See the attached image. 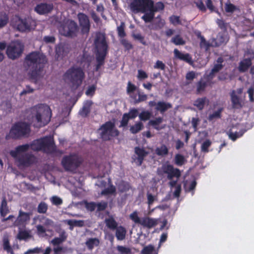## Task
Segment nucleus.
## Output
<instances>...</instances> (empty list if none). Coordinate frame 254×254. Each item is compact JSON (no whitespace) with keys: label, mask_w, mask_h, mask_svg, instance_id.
Returning <instances> with one entry per match:
<instances>
[{"label":"nucleus","mask_w":254,"mask_h":254,"mask_svg":"<svg viewBox=\"0 0 254 254\" xmlns=\"http://www.w3.org/2000/svg\"><path fill=\"white\" fill-rule=\"evenodd\" d=\"M171 42L175 45H184L186 44L185 41L180 35H177L171 39Z\"/></svg>","instance_id":"42"},{"label":"nucleus","mask_w":254,"mask_h":254,"mask_svg":"<svg viewBox=\"0 0 254 254\" xmlns=\"http://www.w3.org/2000/svg\"><path fill=\"white\" fill-rule=\"evenodd\" d=\"M245 131V130H241L239 132H235L230 131L228 133L229 137L233 141H235L237 138L242 136Z\"/></svg>","instance_id":"39"},{"label":"nucleus","mask_w":254,"mask_h":254,"mask_svg":"<svg viewBox=\"0 0 254 254\" xmlns=\"http://www.w3.org/2000/svg\"><path fill=\"white\" fill-rule=\"evenodd\" d=\"M12 26L20 32L30 31L36 26V21L31 17L21 18L18 15L14 16L11 21Z\"/></svg>","instance_id":"8"},{"label":"nucleus","mask_w":254,"mask_h":254,"mask_svg":"<svg viewBox=\"0 0 254 254\" xmlns=\"http://www.w3.org/2000/svg\"><path fill=\"white\" fill-rule=\"evenodd\" d=\"M85 244L89 250H92L95 247H98L100 244V240L98 238H89L88 239Z\"/></svg>","instance_id":"26"},{"label":"nucleus","mask_w":254,"mask_h":254,"mask_svg":"<svg viewBox=\"0 0 254 254\" xmlns=\"http://www.w3.org/2000/svg\"><path fill=\"white\" fill-rule=\"evenodd\" d=\"M116 190V189L115 187L113 185L111 184L109 187L103 190L101 192V194L105 195L111 194L115 193Z\"/></svg>","instance_id":"45"},{"label":"nucleus","mask_w":254,"mask_h":254,"mask_svg":"<svg viewBox=\"0 0 254 254\" xmlns=\"http://www.w3.org/2000/svg\"><path fill=\"white\" fill-rule=\"evenodd\" d=\"M207 84L208 82L207 81H204L202 78H201L196 83V93L200 94L204 91Z\"/></svg>","instance_id":"33"},{"label":"nucleus","mask_w":254,"mask_h":254,"mask_svg":"<svg viewBox=\"0 0 254 254\" xmlns=\"http://www.w3.org/2000/svg\"><path fill=\"white\" fill-rule=\"evenodd\" d=\"M96 202H86L85 203V206L86 209L90 212L94 211L96 208Z\"/></svg>","instance_id":"55"},{"label":"nucleus","mask_w":254,"mask_h":254,"mask_svg":"<svg viewBox=\"0 0 254 254\" xmlns=\"http://www.w3.org/2000/svg\"><path fill=\"white\" fill-rule=\"evenodd\" d=\"M186 161L185 157L180 154L175 155L174 158L175 164L178 166H182Z\"/></svg>","instance_id":"37"},{"label":"nucleus","mask_w":254,"mask_h":254,"mask_svg":"<svg viewBox=\"0 0 254 254\" xmlns=\"http://www.w3.org/2000/svg\"><path fill=\"white\" fill-rule=\"evenodd\" d=\"M130 97L134 100L135 104H137L141 102L145 101L147 99V95L143 93H138V98H136V95L130 96Z\"/></svg>","instance_id":"40"},{"label":"nucleus","mask_w":254,"mask_h":254,"mask_svg":"<svg viewBox=\"0 0 254 254\" xmlns=\"http://www.w3.org/2000/svg\"><path fill=\"white\" fill-rule=\"evenodd\" d=\"M157 173L159 176L166 175L168 180H172L174 178L179 179L181 176L180 170L175 168L168 162L163 164L161 167L158 168Z\"/></svg>","instance_id":"11"},{"label":"nucleus","mask_w":254,"mask_h":254,"mask_svg":"<svg viewBox=\"0 0 254 254\" xmlns=\"http://www.w3.org/2000/svg\"><path fill=\"white\" fill-rule=\"evenodd\" d=\"M121 43L124 46L126 51H129L133 48L132 45L127 39H122L121 40Z\"/></svg>","instance_id":"52"},{"label":"nucleus","mask_w":254,"mask_h":254,"mask_svg":"<svg viewBox=\"0 0 254 254\" xmlns=\"http://www.w3.org/2000/svg\"><path fill=\"white\" fill-rule=\"evenodd\" d=\"M8 17L5 13H0V28L5 26L8 22Z\"/></svg>","instance_id":"48"},{"label":"nucleus","mask_w":254,"mask_h":254,"mask_svg":"<svg viewBox=\"0 0 254 254\" xmlns=\"http://www.w3.org/2000/svg\"><path fill=\"white\" fill-rule=\"evenodd\" d=\"M132 36L134 39L138 40L143 45H147L144 37L141 34H133Z\"/></svg>","instance_id":"58"},{"label":"nucleus","mask_w":254,"mask_h":254,"mask_svg":"<svg viewBox=\"0 0 254 254\" xmlns=\"http://www.w3.org/2000/svg\"><path fill=\"white\" fill-rule=\"evenodd\" d=\"M54 9L52 3L41 2L34 7V11L40 15H45L51 13Z\"/></svg>","instance_id":"19"},{"label":"nucleus","mask_w":254,"mask_h":254,"mask_svg":"<svg viewBox=\"0 0 254 254\" xmlns=\"http://www.w3.org/2000/svg\"><path fill=\"white\" fill-rule=\"evenodd\" d=\"M154 251V247L152 245L145 246L141 251V254H151Z\"/></svg>","instance_id":"53"},{"label":"nucleus","mask_w":254,"mask_h":254,"mask_svg":"<svg viewBox=\"0 0 254 254\" xmlns=\"http://www.w3.org/2000/svg\"><path fill=\"white\" fill-rule=\"evenodd\" d=\"M126 114L128 115L130 119H134L138 116V112L136 109L133 108L129 110L128 113Z\"/></svg>","instance_id":"59"},{"label":"nucleus","mask_w":254,"mask_h":254,"mask_svg":"<svg viewBox=\"0 0 254 254\" xmlns=\"http://www.w3.org/2000/svg\"><path fill=\"white\" fill-rule=\"evenodd\" d=\"M77 16L80 27L81 33L82 35L87 36L89 34L91 27L89 17L83 12H79Z\"/></svg>","instance_id":"15"},{"label":"nucleus","mask_w":254,"mask_h":254,"mask_svg":"<svg viewBox=\"0 0 254 254\" xmlns=\"http://www.w3.org/2000/svg\"><path fill=\"white\" fill-rule=\"evenodd\" d=\"M105 223L106 226L112 230H115L118 227V223L112 217L106 218L105 220Z\"/></svg>","instance_id":"31"},{"label":"nucleus","mask_w":254,"mask_h":254,"mask_svg":"<svg viewBox=\"0 0 254 254\" xmlns=\"http://www.w3.org/2000/svg\"><path fill=\"white\" fill-rule=\"evenodd\" d=\"M116 237L118 240L122 241L126 238V229L122 226H119L116 229Z\"/></svg>","instance_id":"27"},{"label":"nucleus","mask_w":254,"mask_h":254,"mask_svg":"<svg viewBox=\"0 0 254 254\" xmlns=\"http://www.w3.org/2000/svg\"><path fill=\"white\" fill-rule=\"evenodd\" d=\"M174 53L175 56L179 60L190 64L192 63L191 57L189 54H183L180 52L177 49L174 50Z\"/></svg>","instance_id":"23"},{"label":"nucleus","mask_w":254,"mask_h":254,"mask_svg":"<svg viewBox=\"0 0 254 254\" xmlns=\"http://www.w3.org/2000/svg\"><path fill=\"white\" fill-rule=\"evenodd\" d=\"M31 212H25L20 209L18 211V215L13 222V226L17 227H25L30 220Z\"/></svg>","instance_id":"16"},{"label":"nucleus","mask_w":254,"mask_h":254,"mask_svg":"<svg viewBox=\"0 0 254 254\" xmlns=\"http://www.w3.org/2000/svg\"><path fill=\"white\" fill-rule=\"evenodd\" d=\"M207 99L206 97L198 98L193 103V105L199 110H202L205 106Z\"/></svg>","instance_id":"36"},{"label":"nucleus","mask_w":254,"mask_h":254,"mask_svg":"<svg viewBox=\"0 0 254 254\" xmlns=\"http://www.w3.org/2000/svg\"><path fill=\"white\" fill-rule=\"evenodd\" d=\"M100 137L104 141L110 140L112 137L119 135L120 131L115 128V124L111 121L106 122L99 128Z\"/></svg>","instance_id":"10"},{"label":"nucleus","mask_w":254,"mask_h":254,"mask_svg":"<svg viewBox=\"0 0 254 254\" xmlns=\"http://www.w3.org/2000/svg\"><path fill=\"white\" fill-rule=\"evenodd\" d=\"M163 122V118L161 117H158L156 118L155 120H150L149 124L156 129H157V126Z\"/></svg>","instance_id":"57"},{"label":"nucleus","mask_w":254,"mask_h":254,"mask_svg":"<svg viewBox=\"0 0 254 254\" xmlns=\"http://www.w3.org/2000/svg\"><path fill=\"white\" fill-rule=\"evenodd\" d=\"M236 6L232 3H226L225 4V9L226 12L232 13L236 10Z\"/></svg>","instance_id":"60"},{"label":"nucleus","mask_w":254,"mask_h":254,"mask_svg":"<svg viewBox=\"0 0 254 254\" xmlns=\"http://www.w3.org/2000/svg\"><path fill=\"white\" fill-rule=\"evenodd\" d=\"M217 40L219 42V45H221L222 44L226 42L228 40L227 39V37L222 33H218L217 36Z\"/></svg>","instance_id":"63"},{"label":"nucleus","mask_w":254,"mask_h":254,"mask_svg":"<svg viewBox=\"0 0 254 254\" xmlns=\"http://www.w3.org/2000/svg\"><path fill=\"white\" fill-rule=\"evenodd\" d=\"M63 77L70 84L71 90L74 91L81 85L85 74L80 67L72 66L66 71Z\"/></svg>","instance_id":"5"},{"label":"nucleus","mask_w":254,"mask_h":254,"mask_svg":"<svg viewBox=\"0 0 254 254\" xmlns=\"http://www.w3.org/2000/svg\"><path fill=\"white\" fill-rule=\"evenodd\" d=\"M223 111V108H219L217 111H215L211 114H210L208 116V119L211 121L216 118H220L221 117V113Z\"/></svg>","instance_id":"47"},{"label":"nucleus","mask_w":254,"mask_h":254,"mask_svg":"<svg viewBox=\"0 0 254 254\" xmlns=\"http://www.w3.org/2000/svg\"><path fill=\"white\" fill-rule=\"evenodd\" d=\"M125 24L123 22H122L120 25L117 27V32L119 37L124 38L126 36V34L125 31Z\"/></svg>","instance_id":"49"},{"label":"nucleus","mask_w":254,"mask_h":254,"mask_svg":"<svg viewBox=\"0 0 254 254\" xmlns=\"http://www.w3.org/2000/svg\"><path fill=\"white\" fill-rule=\"evenodd\" d=\"M97 211L100 212L104 211L108 207V202L105 201H101V202L96 203Z\"/></svg>","instance_id":"51"},{"label":"nucleus","mask_w":254,"mask_h":254,"mask_svg":"<svg viewBox=\"0 0 254 254\" xmlns=\"http://www.w3.org/2000/svg\"><path fill=\"white\" fill-rule=\"evenodd\" d=\"M152 5L151 0H133L130 4V8L134 13H145Z\"/></svg>","instance_id":"13"},{"label":"nucleus","mask_w":254,"mask_h":254,"mask_svg":"<svg viewBox=\"0 0 254 254\" xmlns=\"http://www.w3.org/2000/svg\"><path fill=\"white\" fill-rule=\"evenodd\" d=\"M31 132V126L25 122L15 123L11 127L8 134L5 136V139H20L28 137Z\"/></svg>","instance_id":"7"},{"label":"nucleus","mask_w":254,"mask_h":254,"mask_svg":"<svg viewBox=\"0 0 254 254\" xmlns=\"http://www.w3.org/2000/svg\"><path fill=\"white\" fill-rule=\"evenodd\" d=\"M96 89V86L94 84L88 87L85 92V94L87 96H93L95 94Z\"/></svg>","instance_id":"62"},{"label":"nucleus","mask_w":254,"mask_h":254,"mask_svg":"<svg viewBox=\"0 0 254 254\" xmlns=\"http://www.w3.org/2000/svg\"><path fill=\"white\" fill-rule=\"evenodd\" d=\"M169 20L170 22L174 25L181 24V21L178 16L173 15L169 17Z\"/></svg>","instance_id":"61"},{"label":"nucleus","mask_w":254,"mask_h":254,"mask_svg":"<svg viewBox=\"0 0 254 254\" xmlns=\"http://www.w3.org/2000/svg\"><path fill=\"white\" fill-rule=\"evenodd\" d=\"M32 118H35L40 127L47 125L51 121L52 111L50 107L45 104H39L30 109Z\"/></svg>","instance_id":"4"},{"label":"nucleus","mask_w":254,"mask_h":254,"mask_svg":"<svg viewBox=\"0 0 254 254\" xmlns=\"http://www.w3.org/2000/svg\"><path fill=\"white\" fill-rule=\"evenodd\" d=\"M31 237L32 235L30 234V232L25 230H19L16 236L17 239L20 241H27Z\"/></svg>","instance_id":"29"},{"label":"nucleus","mask_w":254,"mask_h":254,"mask_svg":"<svg viewBox=\"0 0 254 254\" xmlns=\"http://www.w3.org/2000/svg\"><path fill=\"white\" fill-rule=\"evenodd\" d=\"M77 30V24L71 20L63 27L61 32L62 35L66 37H73L76 35Z\"/></svg>","instance_id":"18"},{"label":"nucleus","mask_w":254,"mask_h":254,"mask_svg":"<svg viewBox=\"0 0 254 254\" xmlns=\"http://www.w3.org/2000/svg\"><path fill=\"white\" fill-rule=\"evenodd\" d=\"M144 13V14L141 17V18L145 23L151 22L153 20L155 16V13L151 9H148L147 12Z\"/></svg>","instance_id":"34"},{"label":"nucleus","mask_w":254,"mask_h":254,"mask_svg":"<svg viewBox=\"0 0 254 254\" xmlns=\"http://www.w3.org/2000/svg\"><path fill=\"white\" fill-rule=\"evenodd\" d=\"M94 44L97 50L96 53V64L94 70L98 71L101 67L105 64V59L108 54V45L105 35L100 33L96 35Z\"/></svg>","instance_id":"3"},{"label":"nucleus","mask_w":254,"mask_h":254,"mask_svg":"<svg viewBox=\"0 0 254 254\" xmlns=\"http://www.w3.org/2000/svg\"><path fill=\"white\" fill-rule=\"evenodd\" d=\"M47 62L46 56L39 51L31 52L24 58L23 65L31 79L37 80L41 75Z\"/></svg>","instance_id":"1"},{"label":"nucleus","mask_w":254,"mask_h":254,"mask_svg":"<svg viewBox=\"0 0 254 254\" xmlns=\"http://www.w3.org/2000/svg\"><path fill=\"white\" fill-rule=\"evenodd\" d=\"M48 209L47 204L44 201H41L38 205L37 212L39 213L45 214Z\"/></svg>","instance_id":"44"},{"label":"nucleus","mask_w":254,"mask_h":254,"mask_svg":"<svg viewBox=\"0 0 254 254\" xmlns=\"http://www.w3.org/2000/svg\"><path fill=\"white\" fill-rule=\"evenodd\" d=\"M252 64V59L250 58L244 59L239 64L238 69L240 72L244 73L248 71Z\"/></svg>","instance_id":"21"},{"label":"nucleus","mask_w":254,"mask_h":254,"mask_svg":"<svg viewBox=\"0 0 254 254\" xmlns=\"http://www.w3.org/2000/svg\"><path fill=\"white\" fill-rule=\"evenodd\" d=\"M56 57L57 60L62 59L70 51V48L67 44L60 43L56 46Z\"/></svg>","instance_id":"20"},{"label":"nucleus","mask_w":254,"mask_h":254,"mask_svg":"<svg viewBox=\"0 0 254 254\" xmlns=\"http://www.w3.org/2000/svg\"><path fill=\"white\" fill-rule=\"evenodd\" d=\"M139 119L142 121L148 120L151 117V113L148 111L141 112L138 115Z\"/></svg>","instance_id":"46"},{"label":"nucleus","mask_w":254,"mask_h":254,"mask_svg":"<svg viewBox=\"0 0 254 254\" xmlns=\"http://www.w3.org/2000/svg\"><path fill=\"white\" fill-rule=\"evenodd\" d=\"M117 249L120 254H130L131 253L130 249L124 246H118L117 247Z\"/></svg>","instance_id":"54"},{"label":"nucleus","mask_w":254,"mask_h":254,"mask_svg":"<svg viewBox=\"0 0 254 254\" xmlns=\"http://www.w3.org/2000/svg\"><path fill=\"white\" fill-rule=\"evenodd\" d=\"M23 51V46L19 42H16L9 45L6 49L7 57L12 60L19 58Z\"/></svg>","instance_id":"14"},{"label":"nucleus","mask_w":254,"mask_h":254,"mask_svg":"<svg viewBox=\"0 0 254 254\" xmlns=\"http://www.w3.org/2000/svg\"><path fill=\"white\" fill-rule=\"evenodd\" d=\"M34 151H42L47 154H53L56 152V146L54 141L50 136H45L34 140L30 144Z\"/></svg>","instance_id":"6"},{"label":"nucleus","mask_w":254,"mask_h":254,"mask_svg":"<svg viewBox=\"0 0 254 254\" xmlns=\"http://www.w3.org/2000/svg\"><path fill=\"white\" fill-rule=\"evenodd\" d=\"M2 247L4 251L10 254H14L13 250L10 245L9 240L7 236H4L2 239Z\"/></svg>","instance_id":"30"},{"label":"nucleus","mask_w":254,"mask_h":254,"mask_svg":"<svg viewBox=\"0 0 254 254\" xmlns=\"http://www.w3.org/2000/svg\"><path fill=\"white\" fill-rule=\"evenodd\" d=\"M223 61L224 60L222 58L219 57L217 60V62L218 64H214L213 67L212 68V71L217 73L221 70L223 67L222 64Z\"/></svg>","instance_id":"41"},{"label":"nucleus","mask_w":254,"mask_h":254,"mask_svg":"<svg viewBox=\"0 0 254 254\" xmlns=\"http://www.w3.org/2000/svg\"><path fill=\"white\" fill-rule=\"evenodd\" d=\"M9 212V207L5 197H3L0 205V215L2 217L5 216Z\"/></svg>","instance_id":"25"},{"label":"nucleus","mask_w":254,"mask_h":254,"mask_svg":"<svg viewBox=\"0 0 254 254\" xmlns=\"http://www.w3.org/2000/svg\"><path fill=\"white\" fill-rule=\"evenodd\" d=\"M172 108V105L171 103L164 101H159L157 103L156 107L155 109L157 111H159L161 114H163L168 109Z\"/></svg>","instance_id":"24"},{"label":"nucleus","mask_w":254,"mask_h":254,"mask_svg":"<svg viewBox=\"0 0 254 254\" xmlns=\"http://www.w3.org/2000/svg\"><path fill=\"white\" fill-rule=\"evenodd\" d=\"M118 189L121 192H124L128 191L130 189L129 183L125 181L121 182L118 185Z\"/></svg>","instance_id":"43"},{"label":"nucleus","mask_w":254,"mask_h":254,"mask_svg":"<svg viewBox=\"0 0 254 254\" xmlns=\"http://www.w3.org/2000/svg\"><path fill=\"white\" fill-rule=\"evenodd\" d=\"M83 162V160L81 156L72 154L64 156L62 159V164L65 171L74 173Z\"/></svg>","instance_id":"9"},{"label":"nucleus","mask_w":254,"mask_h":254,"mask_svg":"<svg viewBox=\"0 0 254 254\" xmlns=\"http://www.w3.org/2000/svg\"><path fill=\"white\" fill-rule=\"evenodd\" d=\"M152 5L150 6L149 9H151L154 13L163 10L164 9L165 5L161 1L157 2L155 4L153 0H151Z\"/></svg>","instance_id":"32"},{"label":"nucleus","mask_w":254,"mask_h":254,"mask_svg":"<svg viewBox=\"0 0 254 254\" xmlns=\"http://www.w3.org/2000/svg\"><path fill=\"white\" fill-rule=\"evenodd\" d=\"M130 219L135 224H140L144 228L151 229L155 227L157 224V219L149 217L140 218L136 211L133 212L129 215Z\"/></svg>","instance_id":"12"},{"label":"nucleus","mask_w":254,"mask_h":254,"mask_svg":"<svg viewBox=\"0 0 254 254\" xmlns=\"http://www.w3.org/2000/svg\"><path fill=\"white\" fill-rule=\"evenodd\" d=\"M134 153L135 155L132 157V159L137 166H140L149 153L143 148L139 146L134 148Z\"/></svg>","instance_id":"17"},{"label":"nucleus","mask_w":254,"mask_h":254,"mask_svg":"<svg viewBox=\"0 0 254 254\" xmlns=\"http://www.w3.org/2000/svg\"><path fill=\"white\" fill-rule=\"evenodd\" d=\"M30 145L25 144L18 145L14 150H11L10 155L17 163V166L29 167L36 162V158L34 155L26 153L29 149Z\"/></svg>","instance_id":"2"},{"label":"nucleus","mask_w":254,"mask_h":254,"mask_svg":"<svg viewBox=\"0 0 254 254\" xmlns=\"http://www.w3.org/2000/svg\"><path fill=\"white\" fill-rule=\"evenodd\" d=\"M66 223L69 225L70 230H72L74 227H82L84 226V221L82 220L69 219L66 220Z\"/></svg>","instance_id":"28"},{"label":"nucleus","mask_w":254,"mask_h":254,"mask_svg":"<svg viewBox=\"0 0 254 254\" xmlns=\"http://www.w3.org/2000/svg\"><path fill=\"white\" fill-rule=\"evenodd\" d=\"M168 149L167 147L164 145H162L160 147H157L155 150V152L158 156H166L168 154Z\"/></svg>","instance_id":"38"},{"label":"nucleus","mask_w":254,"mask_h":254,"mask_svg":"<svg viewBox=\"0 0 254 254\" xmlns=\"http://www.w3.org/2000/svg\"><path fill=\"white\" fill-rule=\"evenodd\" d=\"M211 145V141L209 139L205 140L201 144V151L204 153L209 151L208 148Z\"/></svg>","instance_id":"50"},{"label":"nucleus","mask_w":254,"mask_h":254,"mask_svg":"<svg viewBox=\"0 0 254 254\" xmlns=\"http://www.w3.org/2000/svg\"><path fill=\"white\" fill-rule=\"evenodd\" d=\"M211 46V45L206 41L204 37H201L200 42V47L201 48L204 47L206 51H208Z\"/></svg>","instance_id":"64"},{"label":"nucleus","mask_w":254,"mask_h":254,"mask_svg":"<svg viewBox=\"0 0 254 254\" xmlns=\"http://www.w3.org/2000/svg\"><path fill=\"white\" fill-rule=\"evenodd\" d=\"M143 128V125L142 122H138L134 125L130 126V132L132 134H136Z\"/></svg>","instance_id":"35"},{"label":"nucleus","mask_w":254,"mask_h":254,"mask_svg":"<svg viewBox=\"0 0 254 254\" xmlns=\"http://www.w3.org/2000/svg\"><path fill=\"white\" fill-rule=\"evenodd\" d=\"M231 101L233 109H239L243 107V104L240 98L236 95V92L233 90L231 93Z\"/></svg>","instance_id":"22"},{"label":"nucleus","mask_w":254,"mask_h":254,"mask_svg":"<svg viewBox=\"0 0 254 254\" xmlns=\"http://www.w3.org/2000/svg\"><path fill=\"white\" fill-rule=\"evenodd\" d=\"M129 120L130 119L129 118L128 115L126 114V113L124 114L119 127H127L128 125V123Z\"/></svg>","instance_id":"56"}]
</instances>
